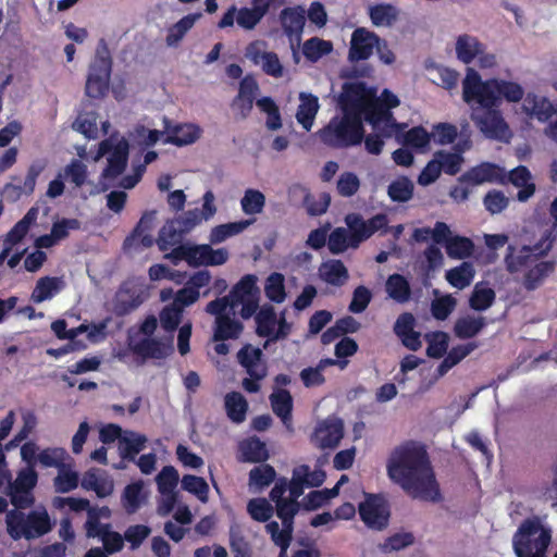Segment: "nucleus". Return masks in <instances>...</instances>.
Masks as SVG:
<instances>
[{
	"label": "nucleus",
	"mask_w": 557,
	"mask_h": 557,
	"mask_svg": "<svg viewBox=\"0 0 557 557\" xmlns=\"http://www.w3.org/2000/svg\"><path fill=\"white\" fill-rule=\"evenodd\" d=\"M482 44L474 37L461 35L456 42V53L458 59L465 64H470L475 57L482 53Z\"/></svg>",
	"instance_id": "nucleus-38"
},
{
	"label": "nucleus",
	"mask_w": 557,
	"mask_h": 557,
	"mask_svg": "<svg viewBox=\"0 0 557 557\" xmlns=\"http://www.w3.org/2000/svg\"><path fill=\"white\" fill-rule=\"evenodd\" d=\"M8 534L14 541L34 540L51 530V522L46 510H32L25 515L21 510H10L5 517Z\"/></svg>",
	"instance_id": "nucleus-5"
},
{
	"label": "nucleus",
	"mask_w": 557,
	"mask_h": 557,
	"mask_svg": "<svg viewBox=\"0 0 557 557\" xmlns=\"http://www.w3.org/2000/svg\"><path fill=\"white\" fill-rule=\"evenodd\" d=\"M350 245V235L344 227L334 228L329 235L327 248L331 253L339 255L345 252Z\"/></svg>",
	"instance_id": "nucleus-61"
},
{
	"label": "nucleus",
	"mask_w": 557,
	"mask_h": 557,
	"mask_svg": "<svg viewBox=\"0 0 557 557\" xmlns=\"http://www.w3.org/2000/svg\"><path fill=\"white\" fill-rule=\"evenodd\" d=\"M399 135L403 136L401 141L405 146L416 149L428 147L431 140V134H429L423 126H414L405 134L401 132Z\"/></svg>",
	"instance_id": "nucleus-59"
},
{
	"label": "nucleus",
	"mask_w": 557,
	"mask_h": 557,
	"mask_svg": "<svg viewBox=\"0 0 557 557\" xmlns=\"http://www.w3.org/2000/svg\"><path fill=\"white\" fill-rule=\"evenodd\" d=\"M319 276L332 286H343L349 278V273L342 260L330 259L319 267Z\"/></svg>",
	"instance_id": "nucleus-25"
},
{
	"label": "nucleus",
	"mask_w": 557,
	"mask_h": 557,
	"mask_svg": "<svg viewBox=\"0 0 557 557\" xmlns=\"http://www.w3.org/2000/svg\"><path fill=\"white\" fill-rule=\"evenodd\" d=\"M64 287V281L58 276H44L40 277L33 289L30 295L32 301L35 304L44 302L51 299Z\"/></svg>",
	"instance_id": "nucleus-29"
},
{
	"label": "nucleus",
	"mask_w": 557,
	"mask_h": 557,
	"mask_svg": "<svg viewBox=\"0 0 557 557\" xmlns=\"http://www.w3.org/2000/svg\"><path fill=\"white\" fill-rule=\"evenodd\" d=\"M168 137L165 143L175 145L177 147L186 146L194 144L199 139L201 135V129L196 124H178L174 127L170 128L166 125Z\"/></svg>",
	"instance_id": "nucleus-26"
},
{
	"label": "nucleus",
	"mask_w": 557,
	"mask_h": 557,
	"mask_svg": "<svg viewBox=\"0 0 557 557\" xmlns=\"http://www.w3.org/2000/svg\"><path fill=\"white\" fill-rule=\"evenodd\" d=\"M484 317H463L457 319L454 325V333L458 338L467 339L478 335L486 325Z\"/></svg>",
	"instance_id": "nucleus-37"
},
{
	"label": "nucleus",
	"mask_w": 557,
	"mask_h": 557,
	"mask_svg": "<svg viewBox=\"0 0 557 557\" xmlns=\"http://www.w3.org/2000/svg\"><path fill=\"white\" fill-rule=\"evenodd\" d=\"M267 42L263 40H255L248 44L245 49V55L255 65H261L262 71L272 77L278 78L283 76V65L278 55L273 51H264Z\"/></svg>",
	"instance_id": "nucleus-13"
},
{
	"label": "nucleus",
	"mask_w": 557,
	"mask_h": 557,
	"mask_svg": "<svg viewBox=\"0 0 557 557\" xmlns=\"http://www.w3.org/2000/svg\"><path fill=\"white\" fill-rule=\"evenodd\" d=\"M276 478L275 469L269 463L252 468L249 472V485L262 490L269 486Z\"/></svg>",
	"instance_id": "nucleus-50"
},
{
	"label": "nucleus",
	"mask_w": 557,
	"mask_h": 557,
	"mask_svg": "<svg viewBox=\"0 0 557 557\" xmlns=\"http://www.w3.org/2000/svg\"><path fill=\"white\" fill-rule=\"evenodd\" d=\"M474 275L473 264L469 261H463L461 264L446 271L445 278L453 287L463 289L472 283Z\"/></svg>",
	"instance_id": "nucleus-35"
},
{
	"label": "nucleus",
	"mask_w": 557,
	"mask_h": 557,
	"mask_svg": "<svg viewBox=\"0 0 557 557\" xmlns=\"http://www.w3.org/2000/svg\"><path fill=\"white\" fill-rule=\"evenodd\" d=\"M183 310L176 304L165 306L160 311L161 327L169 333L174 332L182 321Z\"/></svg>",
	"instance_id": "nucleus-57"
},
{
	"label": "nucleus",
	"mask_w": 557,
	"mask_h": 557,
	"mask_svg": "<svg viewBox=\"0 0 557 557\" xmlns=\"http://www.w3.org/2000/svg\"><path fill=\"white\" fill-rule=\"evenodd\" d=\"M132 352L143 359H163L173 351L171 345L163 344L160 339L146 337L139 342H128Z\"/></svg>",
	"instance_id": "nucleus-22"
},
{
	"label": "nucleus",
	"mask_w": 557,
	"mask_h": 557,
	"mask_svg": "<svg viewBox=\"0 0 557 557\" xmlns=\"http://www.w3.org/2000/svg\"><path fill=\"white\" fill-rule=\"evenodd\" d=\"M253 220H242L237 222H230L226 224H221L212 228L210 234V240L213 244H219L224 242L226 238L237 235L245 231Z\"/></svg>",
	"instance_id": "nucleus-45"
},
{
	"label": "nucleus",
	"mask_w": 557,
	"mask_h": 557,
	"mask_svg": "<svg viewBox=\"0 0 557 557\" xmlns=\"http://www.w3.org/2000/svg\"><path fill=\"white\" fill-rule=\"evenodd\" d=\"M240 206L248 215L261 213L265 206V197L260 190L248 188L240 200Z\"/></svg>",
	"instance_id": "nucleus-54"
},
{
	"label": "nucleus",
	"mask_w": 557,
	"mask_h": 557,
	"mask_svg": "<svg viewBox=\"0 0 557 557\" xmlns=\"http://www.w3.org/2000/svg\"><path fill=\"white\" fill-rule=\"evenodd\" d=\"M78 484V473L71 469V465L66 463L58 470V475L53 480L55 491L62 494L75 490Z\"/></svg>",
	"instance_id": "nucleus-49"
},
{
	"label": "nucleus",
	"mask_w": 557,
	"mask_h": 557,
	"mask_svg": "<svg viewBox=\"0 0 557 557\" xmlns=\"http://www.w3.org/2000/svg\"><path fill=\"white\" fill-rule=\"evenodd\" d=\"M379 44V36L366 28L354 30L350 40L349 60L363 61L371 57L373 49Z\"/></svg>",
	"instance_id": "nucleus-17"
},
{
	"label": "nucleus",
	"mask_w": 557,
	"mask_h": 557,
	"mask_svg": "<svg viewBox=\"0 0 557 557\" xmlns=\"http://www.w3.org/2000/svg\"><path fill=\"white\" fill-rule=\"evenodd\" d=\"M257 294L256 277L252 274L243 276L231 289L227 296L234 307H237L240 301L255 297Z\"/></svg>",
	"instance_id": "nucleus-42"
},
{
	"label": "nucleus",
	"mask_w": 557,
	"mask_h": 557,
	"mask_svg": "<svg viewBox=\"0 0 557 557\" xmlns=\"http://www.w3.org/2000/svg\"><path fill=\"white\" fill-rule=\"evenodd\" d=\"M144 301L145 296L141 289L129 283H123L113 299V313L116 317H125L139 308Z\"/></svg>",
	"instance_id": "nucleus-16"
},
{
	"label": "nucleus",
	"mask_w": 557,
	"mask_h": 557,
	"mask_svg": "<svg viewBox=\"0 0 557 557\" xmlns=\"http://www.w3.org/2000/svg\"><path fill=\"white\" fill-rule=\"evenodd\" d=\"M143 481L127 484L122 494V505L128 515L135 513L141 507L146 496L143 493Z\"/></svg>",
	"instance_id": "nucleus-39"
},
{
	"label": "nucleus",
	"mask_w": 557,
	"mask_h": 557,
	"mask_svg": "<svg viewBox=\"0 0 557 557\" xmlns=\"http://www.w3.org/2000/svg\"><path fill=\"white\" fill-rule=\"evenodd\" d=\"M370 97V91L363 83H347L338 97V106L342 113L360 116V112Z\"/></svg>",
	"instance_id": "nucleus-15"
},
{
	"label": "nucleus",
	"mask_w": 557,
	"mask_h": 557,
	"mask_svg": "<svg viewBox=\"0 0 557 557\" xmlns=\"http://www.w3.org/2000/svg\"><path fill=\"white\" fill-rule=\"evenodd\" d=\"M459 183L471 186L484 183L506 184V172L504 168L491 162H482L472 166L458 178Z\"/></svg>",
	"instance_id": "nucleus-14"
},
{
	"label": "nucleus",
	"mask_w": 557,
	"mask_h": 557,
	"mask_svg": "<svg viewBox=\"0 0 557 557\" xmlns=\"http://www.w3.org/2000/svg\"><path fill=\"white\" fill-rule=\"evenodd\" d=\"M496 294L493 288L479 282L474 285L469 298V306L475 311H485L495 302Z\"/></svg>",
	"instance_id": "nucleus-40"
},
{
	"label": "nucleus",
	"mask_w": 557,
	"mask_h": 557,
	"mask_svg": "<svg viewBox=\"0 0 557 557\" xmlns=\"http://www.w3.org/2000/svg\"><path fill=\"white\" fill-rule=\"evenodd\" d=\"M230 548L234 557H252V548L243 533L232 528L230 530Z\"/></svg>",
	"instance_id": "nucleus-64"
},
{
	"label": "nucleus",
	"mask_w": 557,
	"mask_h": 557,
	"mask_svg": "<svg viewBox=\"0 0 557 557\" xmlns=\"http://www.w3.org/2000/svg\"><path fill=\"white\" fill-rule=\"evenodd\" d=\"M369 15L375 26H389L396 21V10L392 4H375L370 8Z\"/></svg>",
	"instance_id": "nucleus-55"
},
{
	"label": "nucleus",
	"mask_w": 557,
	"mask_h": 557,
	"mask_svg": "<svg viewBox=\"0 0 557 557\" xmlns=\"http://www.w3.org/2000/svg\"><path fill=\"white\" fill-rule=\"evenodd\" d=\"M270 404L273 412L282 420L283 424L292 425L293 397L285 388L275 389L270 395Z\"/></svg>",
	"instance_id": "nucleus-27"
},
{
	"label": "nucleus",
	"mask_w": 557,
	"mask_h": 557,
	"mask_svg": "<svg viewBox=\"0 0 557 557\" xmlns=\"http://www.w3.org/2000/svg\"><path fill=\"white\" fill-rule=\"evenodd\" d=\"M359 516L364 524L373 530H383L388 524L389 510L384 498L376 494H367L359 504Z\"/></svg>",
	"instance_id": "nucleus-12"
},
{
	"label": "nucleus",
	"mask_w": 557,
	"mask_h": 557,
	"mask_svg": "<svg viewBox=\"0 0 557 557\" xmlns=\"http://www.w3.org/2000/svg\"><path fill=\"white\" fill-rule=\"evenodd\" d=\"M332 50L333 44L319 37H312L302 45L304 57L312 63L318 62L322 57L331 53Z\"/></svg>",
	"instance_id": "nucleus-44"
},
{
	"label": "nucleus",
	"mask_w": 557,
	"mask_h": 557,
	"mask_svg": "<svg viewBox=\"0 0 557 557\" xmlns=\"http://www.w3.org/2000/svg\"><path fill=\"white\" fill-rule=\"evenodd\" d=\"M182 488L206 503L209 497V485L201 476L185 474L181 481Z\"/></svg>",
	"instance_id": "nucleus-52"
},
{
	"label": "nucleus",
	"mask_w": 557,
	"mask_h": 557,
	"mask_svg": "<svg viewBox=\"0 0 557 557\" xmlns=\"http://www.w3.org/2000/svg\"><path fill=\"white\" fill-rule=\"evenodd\" d=\"M251 3V8L236 9V23L245 30L253 29L270 11L272 4L264 0H252Z\"/></svg>",
	"instance_id": "nucleus-23"
},
{
	"label": "nucleus",
	"mask_w": 557,
	"mask_h": 557,
	"mask_svg": "<svg viewBox=\"0 0 557 557\" xmlns=\"http://www.w3.org/2000/svg\"><path fill=\"white\" fill-rule=\"evenodd\" d=\"M178 481V472L172 466L163 467L162 470L156 476L159 493L175 492Z\"/></svg>",
	"instance_id": "nucleus-62"
},
{
	"label": "nucleus",
	"mask_w": 557,
	"mask_h": 557,
	"mask_svg": "<svg viewBox=\"0 0 557 557\" xmlns=\"http://www.w3.org/2000/svg\"><path fill=\"white\" fill-rule=\"evenodd\" d=\"M247 512L255 521L268 522L274 508L265 498H252L247 504Z\"/></svg>",
	"instance_id": "nucleus-56"
},
{
	"label": "nucleus",
	"mask_w": 557,
	"mask_h": 557,
	"mask_svg": "<svg viewBox=\"0 0 557 557\" xmlns=\"http://www.w3.org/2000/svg\"><path fill=\"white\" fill-rule=\"evenodd\" d=\"M200 14H188L172 25L166 35L168 46H174L181 41L186 33L194 26Z\"/></svg>",
	"instance_id": "nucleus-51"
},
{
	"label": "nucleus",
	"mask_w": 557,
	"mask_h": 557,
	"mask_svg": "<svg viewBox=\"0 0 557 557\" xmlns=\"http://www.w3.org/2000/svg\"><path fill=\"white\" fill-rule=\"evenodd\" d=\"M550 543L552 531L543 527L537 517L523 520L512 536L517 557H547Z\"/></svg>",
	"instance_id": "nucleus-4"
},
{
	"label": "nucleus",
	"mask_w": 557,
	"mask_h": 557,
	"mask_svg": "<svg viewBox=\"0 0 557 557\" xmlns=\"http://www.w3.org/2000/svg\"><path fill=\"white\" fill-rule=\"evenodd\" d=\"M446 252L451 259H466L472 256L474 244L469 237L455 235L447 242Z\"/></svg>",
	"instance_id": "nucleus-47"
},
{
	"label": "nucleus",
	"mask_w": 557,
	"mask_h": 557,
	"mask_svg": "<svg viewBox=\"0 0 557 557\" xmlns=\"http://www.w3.org/2000/svg\"><path fill=\"white\" fill-rule=\"evenodd\" d=\"M319 139L333 149L358 146L364 137V127L360 116L343 113L335 115L318 132Z\"/></svg>",
	"instance_id": "nucleus-3"
},
{
	"label": "nucleus",
	"mask_w": 557,
	"mask_h": 557,
	"mask_svg": "<svg viewBox=\"0 0 557 557\" xmlns=\"http://www.w3.org/2000/svg\"><path fill=\"white\" fill-rule=\"evenodd\" d=\"M523 94L518 83L497 79L483 82L473 69H468L462 82L463 101L471 106H499L502 98L509 102H518L523 98Z\"/></svg>",
	"instance_id": "nucleus-2"
},
{
	"label": "nucleus",
	"mask_w": 557,
	"mask_h": 557,
	"mask_svg": "<svg viewBox=\"0 0 557 557\" xmlns=\"http://www.w3.org/2000/svg\"><path fill=\"white\" fill-rule=\"evenodd\" d=\"M462 149L456 152L438 150L434 153V159L438 162L441 171L448 175H456L463 163Z\"/></svg>",
	"instance_id": "nucleus-46"
},
{
	"label": "nucleus",
	"mask_w": 557,
	"mask_h": 557,
	"mask_svg": "<svg viewBox=\"0 0 557 557\" xmlns=\"http://www.w3.org/2000/svg\"><path fill=\"white\" fill-rule=\"evenodd\" d=\"M280 22L284 34L290 40L299 41L306 24V11L300 5L285 8L280 13Z\"/></svg>",
	"instance_id": "nucleus-19"
},
{
	"label": "nucleus",
	"mask_w": 557,
	"mask_h": 557,
	"mask_svg": "<svg viewBox=\"0 0 557 557\" xmlns=\"http://www.w3.org/2000/svg\"><path fill=\"white\" fill-rule=\"evenodd\" d=\"M531 172L524 165H518L506 173V184L511 183L513 186L519 187L517 199L521 202L530 199L535 193V184L531 182Z\"/></svg>",
	"instance_id": "nucleus-24"
},
{
	"label": "nucleus",
	"mask_w": 557,
	"mask_h": 557,
	"mask_svg": "<svg viewBox=\"0 0 557 557\" xmlns=\"http://www.w3.org/2000/svg\"><path fill=\"white\" fill-rule=\"evenodd\" d=\"M300 103L296 112L297 122L309 132L313 125L315 115L319 111V99L312 94L301 92L299 95Z\"/></svg>",
	"instance_id": "nucleus-28"
},
{
	"label": "nucleus",
	"mask_w": 557,
	"mask_h": 557,
	"mask_svg": "<svg viewBox=\"0 0 557 557\" xmlns=\"http://www.w3.org/2000/svg\"><path fill=\"white\" fill-rule=\"evenodd\" d=\"M414 323L416 319L413 314L404 312L397 318L394 324L395 334L401 339L403 345L412 351H417L422 345L420 333L413 329Z\"/></svg>",
	"instance_id": "nucleus-21"
},
{
	"label": "nucleus",
	"mask_w": 557,
	"mask_h": 557,
	"mask_svg": "<svg viewBox=\"0 0 557 557\" xmlns=\"http://www.w3.org/2000/svg\"><path fill=\"white\" fill-rule=\"evenodd\" d=\"M128 152L129 147L125 139H121L116 144H113L110 139L102 140L99 144L98 154H109L102 177L111 180L119 177L127 166Z\"/></svg>",
	"instance_id": "nucleus-11"
},
{
	"label": "nucleus",
	"mask_w": 557,
	"mask_h": 557,
	"mask_svg": "<svg viewBox=\"0 0 557 557\" xmlns=\"http://www.w3.org/2000/svg\"><path fill=\"white\" fill-rule=\"evenodd\" d=\"M556 268L554 260L540 261L530 268L523 276V286L527 290H534L541 286Z\"/></svg>",
	"instance_id": "nucleus-31"
},
{
	"label": "nucleus",
	"mask_w": 557,
	"mask_h": 557,
	"mask_svg": "<svg viewBox=\"0 0 557 557\" xmlns=\"http://www.w3.org/2000/svg\"><path fill=\"white\" fill-rule=\"evenodd\" d=\"M478 106L481 111L473 108L471 119L485 137L498 140L508 139L509 127L498 109L499 106Z\"/></svg>",
	"instance_id": "nucleus-8"
},
{
	"label": "nucleus",
	"mask_w": 557,
	"mask_h": 557,
	"mask_svg": "<svg viewBox=\"0 0 557 557\" xmlns=\"http://www.w3.org/2000/svg\"><path fill=\"white\" fill-rule=\"evenodd\" d=\"M475 344L469 343L467 345H459L453 347L447 356L444 358L442 363L438 367V371L441 374L445 373L448 369L458 364L462 359H465L474 348Z\"/></svg>",
	"instance_id": "nucleus-58"
},
{
	"label": "nucleus",
	"mask_w": 557,
	"mask_h": 557,
	"mask_svg": "<svg viewBox=\"0 0 557 557\" xmlns=\"http://www.w3.org/2000/svg\"><path fill=\"white\" fill-rule=\"evenodd\" d=\"M388 478L409 496L426 502H440L441 491L425 447L408 441L392 451L387 465Z\"/></svg>",
	"instance_id": "nucleus-1"
},
{
	"label": "nucleus",
	"mask_w": 557,
	"mask_h": 557,
	"mask_svg": "<svg viewBox=\"0 0 557 557\" xmlns=\"http://www.w3.org/2000/svg\"><path fill=\"white\" fill-rule=\"evenodd\" d=\"M225 409L231 421L242 423L246 419L248 403L240 393L231 392L225 396Z\"/></svg>",
	"instance_id": "nucleus-41"
},
{
	"label": "nucleus",
	"mask_w": 557,
	"mask_h": 557,
	"mask_svg": "<svg viewBox=\"0 0 557 557\" xmlns=\"http://www.w3.org/2000/svg\"><path fill=\"white\" fill-rule=\"evenodd\" d=\"M244 330L240 321L226 317L215 318L214 332L212 339L214 342H224L227 339H237Z\"/></svg>",
	"instance_id": "nucleus-30"
},
{
	"label": "nucleus",
	"mask_w": 557,
	"mask_h": 557,
	"mask_svg": "<svg viewBox=\"0 0 557 557\" xmlns=\"http://www.w3.org/2000/svg\"><path fill=\"white\" fill-rule=\"evenodd\" d=\"M413 189V183L407 176H400L388 185L387 195L395 202H407L412 198Z\"/></svg>",
	"instance_id": "nucleus-48"
},
{
	"label": "nucleus",
	"mask_w": 557,
	"mask_h": 557,
	"mask_svg": "<svg viewBox=\"0 0 557 557\" xmlns=\"http://www.w3.org/2000/svg\"><path fill=\"white\" fill-rule=\"evenodd\" d=\"M263 352L250 344L244 345L237 352L238 362L252 379L263 380L267 376V366L261 362Z\"/></svg>",
	"instance_id": "nucleus-20"
},
{
	"label": "nucleus",
	"mask_w": 557,
	"mask_h": 557,
	"mask_svg": "<svg viewBox=\"0 0 557 557\" xmlns=\"http://www.w3.org/2000/svg\"><path fill=\"white\" fill-rule=\"evenodd\" d=\"M388 296L398 304L408 302L411 298V287L408 280L398 273L389 275L385 284Z\"/></svg>",
	"instance_id": "nucleus-34"
},
{
	"label": "nucleus",
	"mask_w": 557,
	"mask_h": 557,
	"mask_svg": "<svg viewBox=\"0 0 557 557\" xmlns=\"http://www.w3.org/2000/svg\"><path fill=\"white\" fill-rule=\"evenodd\" d=\"M256 333L260 337H267L268 342H272L273 334L277 323V317L272 307L262 308L256 313Z\"/></svg>",
	"instance_id": "nucleus-43"
},
{
	"label": "nucleus",
	"mask_w": 557,
	"mask_h": 557,
	"mask_svg": "<svg viewBox=\"0 0 557 557\" xmlns=\"http://www.w3.org/2000/svg\"><path fill=\"white\" fill-rule=\"evenodd\" d=\"M240 460L245 462H264L269 459V451L265 444L253 436L239 444Z\"/></svg>",
	"instance_id": "nucleus-32"
},
{
	"label": "nucleus",
	"mask_w": 557,
	"mask_h": 557,
	"mask_svg": "<svg viewBox=\"0 0 557 557\" xmlns=\"http://www.w3.org/2000/svg\"><path fill=\"white\" fill-rule=\"evenodd\" d=\"M308 475V465H301L293 470L290 482H287V490L289 491V498L298 500L307 487L306 476Z\"/></svg>",
	"instance_id": "nucleus-60"
},
{
	"label": "nucleus",
	"mask_w": 557,
	"mask_h": 557,
	"mask_svg": "<svg viewBox=\"0 0 557 557\" xmlns=\"http://www.w3.org/2000/svg\"><path fill=\"white\" fill-rule=\"evenodd\" d=\"M185 235L186 233L173 220L166 221L159 232L157 245L160 251L165 252L181 245Z\"/></svg>",
	"instance_id": "nucleus-33"
},
{
	"label": "nucleus",
	"mask_w": 557,
	"mask_h": 557,
	"mask_svg": "<svg viewBox=\"0 0 557 557\" xmlns=\"http://www.w3.org/2000/svg\"><path fill=\"white\" fill-rule=\"evenodd\" d=\"M345 223L350 235L351 248H358L362 242L369 239L375 232H386L388 218L384 213H377L364 221L360 214L349 213L345 216Z\"/></svg>",
	"instance_id": "nucleus-9"
},
{
	"label": "nucleus",
	"mask_w": 557,
	"mask_h": 557,
	"mask_svg": "<svg viewBox=\"0 0 557 557\" xmlns=\"http://www.w3.org/2000/svg\"><path fill=\"white\" fill-rule=\"evenodd\" d=\"M344 436L342 420H325L320 423L312 435L313 443L322 449L336 447Z\"/></svg>",
	"instance_id": "nucleus-18"
},
{
	"label": "nucleus",
	"mask_w": 557,
	"mask_h": 557,
	"mask_svg": "<svg viewBox=\"0 0 557 557\" xmlns=\"http://www.w3.org/2000/svg\"><path fill=\"white\" fill-rule=\"evenodd\" d=\"M147 438L145 435L131 432L120 438L119 453L123 460L136 461V456L145 448Z\"/></svg>",
	"instance_id": "nucleus-36"
},
{
	"label": "nucleus",
	"mask_w": 557,
	"mask_h": 557,
	"mask_svg": "<svg viewBox=\"0 0 557 557\" xmlns=\"http://www.w3.org/2000/svg\"><path fill=\"white\" fill-rule=\"evenodd\" d=\"M360 119L362 124L363 121L368 122L373 131L382 132L387 138L399 137V134L406 127V124L398 123L393 112L383 108L379 100L374 99V96H371L366 102L360 112Z\"/></svg>",
	"instance_id": "nucleus-7"
},
{
	"label": "nucleus",
	"mask_w": 557,
	"mask_h": 557,
	"mask_svg": "<svg viewBox=\"0 0 557 557\" xmlns=\"http://www.w3.org/2000/svg\"><path fill=\"white\" fill-rule=\"evenodd\" d=\"M112 61L109 55L97 54L89 66V74L86 81V95L94 99H100L109 90Z\"/></svg>",
	"instance_id": "nucleus-10"
},
{
	"label": "nucleus",
	"mask_w": 557,
	"mask_h": 557,
	"mask_svg": "<svg viewBox=\"0 0 557 557\" xmlns=\"http://www.w3.org/2000/svg\"><path fill=\"white\" fill-rule=\"evenodd\" d=\"M265 295L273 302L281 304L284 301L286 293L284 286V276L281 273H272L268 277L265 284Z\"/></svg>",
	"instance_id": "nucleus-63"
},
{
	"label": "nucleus",
	"mask_w": 557,
	"mask_h": 557,
	"mask_svg": "<svg viewBox=\"0 0 557 557\" xmlns=\"http://www.w3.org/2000/svg\"><path fill=\"white\" fill-rule=\"evenodd\" d=\"M69 457L66 450L61 447L45 448L38 453L37 462L45 468H57L58 470L65 465Z\"/></svg>",
	"instance_id": "nucleus-53"
},
{
	"label": "nucleus",
	"mask_w": 557,
	"mask_h": 557,
	"mask_svg": "<svg viewBox=\"0 0 557 557\" xmlns=\"http://www.w3.org/2000/svg\"><path fill=\"white\" fill-rule=\"evenodd\" d=\"M164 257L174 265L186 261L189 267L198 268L200 265H222L227 261L228 252L224 248L213 249L208 244L190 245L186 243L174 247Z\"/></svg>",
	"instance_id": "nucleus-6"
}]
</instances>
